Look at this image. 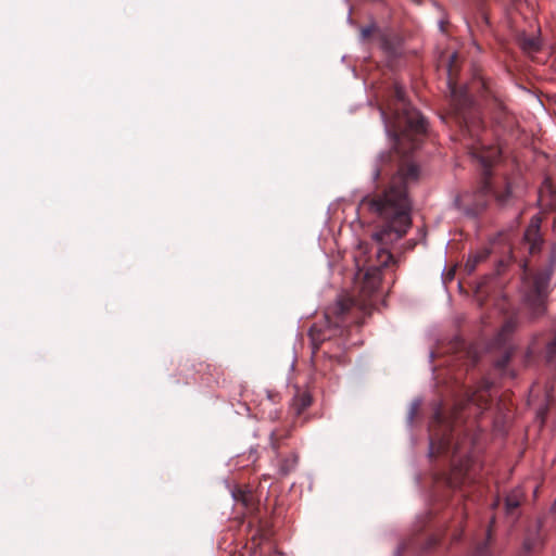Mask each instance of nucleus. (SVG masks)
<instances>
[{"label":"nucleus","mask_w":556,"mask_h":556,"mask_svg":"<svg viewBox=\"0 0 556 556\" xmlns=\"http://www.w3.org/2000/svg\"><path fill=\"white\" fill-rule=\"evenodd\" d=\"M419 169L414 164L400 167L390 186L376 198H365L362 205L377 214L384 225L372 235L381 245L392 244L404 237L410 227V201L408 188L418 180Z\"/></svg>","instance_id":"obj_1"},{"label":"nucleus","mask_w":556,"mask_h":556,"mask_svg":"<svg viewBox=\"0 0 556 556\" xmlns=\"http://www.w3.org/2000/svg\"><path fill=\"white\" fill-rule=\"evenodd\" d=\"M377 258L379 266H370L363 274L362 282L359 285V293L362 299L356 301L348 294H341L336 303L327 309L326 316L328 318L330 316L342 318L354 306L359 304L363 307L366 305V299L369 298L376 290H378L380 286L381 267H387L390 263L395 262L390 251L384 248H380L377 251Z\"/></svg>","instance_id":"obj_2"},{"label":"nucleus","mask_w":556,"mask_h":556,"mask_svg":"<svg viewBox=\"0 0 556 556\" xmlns=\"http://www.w3.org/2000/svg\"><path fill=\"white\" fill-rule=\"evenodd\" d=\"M548 276L538 275L532 280H525V304L531 309L533 316H539L545 311L546 289Z\"/></svg>","instance_id":"obj_3"},{"label":"nucleus","mask_w":556,"mask_h":556,"mask_svg":"<svg viewBox=\"0 0 556 556\" xmlns=\"http://www.w3.org/2000/svg\"><path fill=\"white\" fill-rule=\"evenodd\" d=\"M395 97L400 102L399 109L403 111L402 116H396V127H405L407 132H413L415 135L424 134L427 128L426 119L418 111L405 102L404 90L402 88H395Z\"/></svg>","instance_id":"obj_4"},{"label":"nucleus","mask_w":556,"mask_h":556,"mask_svg":"<svg viewBox=\"0 0 556 556\" xmlns=\"http://www.w3.org/2000/svg\"><path fill=\"white\" fill-rule=\"evenodd\" d=\"M452 94V103L457 115V119L459 123H464L465 129L464 132L470 137L476 136V131L478 129V123L476 121H469V117L464 112L466 109L470 108L471 100L467 94L466 90H456L455 88L451 89Z\"/></svg>","instance_id":"obj_5"},{"label":"nucleus","mask_w":556,"mask_h":556,"mask_svg":"<svg viewBox=\"0 0 556 556\" xmlns=\"http://www.w3.org/2000/svg\"><path fill=\"white\" fill-rule=\"evenodd\" d=\"M470 153L476 157L482 167L484 174H489V168L498 160L501 155V149L498 147H485L480 141L469 147Z\"/></svg>","instance_id":"obj_6"},{"label":"nucleus","mask_w":556,"mask_h":556,"mask_svg":"<svg viewBox=\"0 0 556 556\" xmlns=\"http://www.w3.org/2000/svg\"><path fill=\"white\" fill-rule=\"evenodd\" d=\"M540 225L541 218L535 215L531 218V222L525 231V241L529 243L530 253H534L539 250L541 243Z\"/></svg>","instance_id":"obj_7"},{"label":"nucleus","mask_w":556,"mask_h":556,"mask_svg":"<svg viewBox=\"0 0 556 556\" xmlns=\"http://www.w3.org/2000/svg\"><path fill=\"white\" fill-rule=\"evenodd\" d=\"M312 404V396L307 391H298L294 395L291 408L296 414H302Z\"/></svg>","instance_id":"obj_8"},{"label":"nucleus","mask_w":556,"mask_h":556,"mask_svg":"<svg viewBox=\"0 0 556 556\" xmlns=\"http://www.w3.org/2000/svg\"><path fill=\"white\" fill-rule=\"evenodd\" d=\"M521 48L526 52H535L540 49V40L536 37H525L521 39Z\"/></svg>","instance_id":"obj_9"},{"label":"nucleus","mask_w":556,"mask_h":556,"mask_svg":"<svg viewBox=\"0 0 556 556\" xmlns=\"http://www.w3.org/2000/svg\"><path fill=\"white\" fill-rule=\"evenodd\" d=\"M515 321L513 319L507 320L501 328V331L498 332L497 341L498 343H504L506 340V337L513 332L515 329Z\"/></svg>","instance_id":"obj_10"},{"label":"nucleus","mask_w":556,"mask_h":556,"mask_svg":"<svg viewBox=\"0 0 556 556\" xmlns=\"http://www.w3.org/2000/svg\"><path fill=\"white\" fill-rule=\"evenodd\" d=\"M298 464V457L295 454H291L287 457L280 466V471L282 475L289 473L291 470L295 468Z\"/></svg>","instance_id":"obj_11"},{"label":"nucleus","mask_w":556,"mask_h":556,"mask_svg":"<svg viewBox=\"0 0 556 556\" xmlns=\"http://www.w3.org/2000/svg\"><path fill=\"white\" fill-rule=\"evenodd\" d=\"M233 497L237 502H241L242 505L245 506L247 508H250V506L252 505V502H253V494L250 491L249 492L239 491L238 493L233 494Z\"/></svg>","instance_id":"obj_12"},{"label":"nucleus","mask_w":556,"mask_h":556,"mask_svg":"<svg viewBox=\"0 0 556 556\" xmlns=\"http://www.w3.org/2000/svg\"><path fill=\"white\" fill-rule=\"evenodd\" d=\"M541 545V539L539 535H534L533 538L526 539L523 543V547L528 552L535 551Z\"/></svg>","instance_id":"obj_13"},{"label":"nucleus","mask_w":556,"mask_h":556,"mask_svg":"<svg viewBox=\"0 0 556 556\" xmlns=\"http://www.w3.org/2000/svg\"><path fill=\"white\" fill-rule=\"evenodd\" d=\"M520 504V498L518 494H510L506 497V509L508 511L516 509Z\"/></svg>","instance_id":"obj_14"},{"label":"nucleus","mask_w":556,"mask_h":556,"mask_svg":"<svg viewBox=\"0 0 556 556\" xmlns=\"http://www.w3.org/2000/svg\"><path fill=\"white\" fill-rule=\"evenodd\" d=\"M375 30H376V26L374 24L363 27L361 30L362 39L366 40L367 38H369V36L371 34H374Z\"/></svg>","instance_id":"obj_15"},{"label":"nucleus","mask_w":556,"mask_h":556,"mask_svg":"<svg viewBox=\"0 0 556 556\" xmlns=\"http://www.w3.org/2000/svg\"><path fill=\"white\" fill-rule=\"evenodd\" d=\"M509 357H510V354L506 353L501 359H498L496 362V367L504 368L507 365Z\"/></svg>","instance_id":"obj_16"},{"label":"nucleus","mask_w":556,"mask_h":556,"mask_svg":"<svg viewBox=\"0 0 556 556\" xmlns=\"http://www.w3.org/2000/svg\"><path fill=\"white\" fill-rule=\"evenodd\" d=\"M510 192H511V191H510V189H509V188H507V190H506L505 194H497V195H496L497 201H498L500 203H505V202H506V200L508 199V197L510 195Z\"/></svg>","instance_id":"obj_17"},{"label":"nucleus","mask_w":556,"mask_h":556,"mask_svg":"<svg viewBox=\"0 0 556 556\" xmlns=\"http://www.w3.org/2000/svg\"><path fill=\"white\" fill-rule=\"evenodd\" d=\"M547 350H548L549 354H553L556 352V339L548 344Z\"/></svg>","instance_id":"obj_18"},{"label":"nucleus","mask_w":556,"mask_h":556,"mask_svg":"<svg viewBox=\"0 0 556 556\" xmlns=\"http://www.w3.org/2000/svg\"><path fill=\"white\" fill-rule=\"evenodd\" d=\"M380 177V169L379 167L376 165L372 169V178L374 180H377L378 178Z\"/></svg>","instance_id":"obj_19"},{"label":"nucleus","mask_w":556,"mask_h":556,"mask_svg":"<svg viewBox=\"0 0 556 556\" xmlns=\"http://www.w3.org/2000/svg\"><path fill=\"white\" fill-rule=\"evenodd\" d=\"M490 190H491L490 185L488 182H485L484 186H483V191L484 192H489Z\"/></svg>","instance_id":"obj_20"},{"label":"nucleus","mask_w":556,"mask_h":556,"mask_svg":"<svg viewBox=\"0 0 556 556\" xmlns=\"http://www.w3.org/2000/svg\"><path fill=\"white\" fill-rule=\"evenodd\" d=\"M274 437H275V433H271V444H273V446L276 448V443H275V439H274Z\"/></svg>","instance_id":"obj_21"},{"label":"nucleus","mask_w":556,"mask_h":556,"mask_svg":"<svg viewBox=\"0 0 556 556\" xmlns=\"http://www.w3.org/2000/svg\"><path fill=\"white\" fill-rule=\"evenodd\" d=\"M479 260H480V258H475V263L472 264L471 268H473V267H475V264H476V263H478V261H479Z\"/></svg>","instance_id":"obj_22"},{"label":"nucleus","mask_w":556,"mask_h":556,"mask_svg":"<svg viewBox=\"0 0 556 556\" xmlns=\"http://www.w3.org/2000/svg\"><path fill=\"white\" fill-rule=\"evenodd\" d=\"M455 60V54L451 56V61L453 62Z\"/></svg>","instance_id":"obj_23"},{"label":"nucleus","mask_w":556,"mask_h":556,"mask_svg":"<svg viewBox=\"0 0 556 556\" xmlns=\"http://www.w3.org/2000/svg\"><path fill=\"white\" fill-rule=\"evenodd\" d=\"M543 192H544V190H543V189H542V190H540L541 198L543 197Z\"/></svg>","instance_id":"obj_24"},{"label":"nucleus","mask_w":556,"mask_h":556,"mask_svg":"<svg viewBox=\"0 0 556 556\" xmlns=\"http://www.w3.org/2000/svg\"><path fill=\"white\" fill-rule=\"evenodd\" d=\"M555 504H556V500H555Z\"/></svg>","instance_id":"obj_25"}]
</instances>
